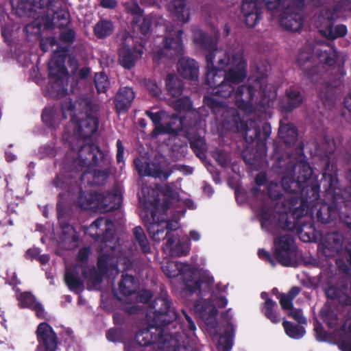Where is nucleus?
<instances>
[{
    "instance_id": "f257e3e1",
    "label": "nucleus",
    "mask_w": 351,
    "mask_h": 351,
    "mask_svg": "<svg viewBox=\"0 0 351 351\" xmlns=\"http://www.w3.org/2000/svg\"><path fill=\"white\" fill-rule=\"evenodd\" d=\"M207 84L215 93L228 97L233 92L234 85L245 77V63L241 53L216 49L206 56Z\"/></svg>"
},
{
    "instance_id": "f03ea898",
    "label": "nucleus",
    "mask_w": 351,
    "mask_h": 351,
    "mask_svg": "<svg viewBox=\"0 0 351 351\" xmlns=\"http://www.w3.org/2000/svg\"><path fill=\"white\" fill-rule=\"evenodd\" d=\"M90 99H80L73 105L69 99H66L62 104V116L71 117L64 138L71 144L73 143L72 139L79 141V138H88L97 130V120L90 114Z\"/></svg>"
},
{
    "instance_id": "7ed1b4c3",
    "label": "nucleus",
    "mask_w": 351,
    "mask_h": 351,
    "mask_svg": "<svg viewBox=\"0 0 351 351\" xmlns=\"http://www.w3.org/2000/svg\"><path fill=\"white\" fill-rule=\"evenodd\" d=\"M122 196L119 191H115L106 195L93 193L88 197L81 194L78 198L79 206L84 209H95L101 212H108L119 207Z\"/></svg>"
},
{
    "instance_id": "20e7f679",
    "label": "nucleus",
    "mask_w": 351,
    "mask_h": 351,
    "mask_svg": "<svg viewBox=\"0 0 351 351\" xmlns=\"http://www.w3.org/2000/svg\"><path fill=\"white\" fill-rule=\"evenodd\" d=\"M274 254L276 258L282 265H293L296 258V247L289 235L285 234L275 239Z\"/></svg>"
},
{
    "instance_id": "39448f33",
    "label": "nucleus",
    "mask_w": 351,
    "mask_h": 351,
    "mask_svg": "<svg viewBox=\"0 0 351 351\" xmlns=\"http://www.w3.org/2000/svg\"><path fill=\"white\" fill-rule=\"evenodd\" d=\"M49 70L54 92L58 96L64 94L68 77L66 69L63 65V58L60 57V60H56L55 57L52 58L49 62Z\"/></svg>"
},
{
    "instance_id": "423d86ee",
    "label": "nucleus",
    "mask_w": 351,
    "mask_h": 351,
    "mask_svg": "<svg viewBox=\"0 0 351 351\" xmlns=\"http://www.w3.org/2000/svg\"><path fill=\"white\" fill-rule=\"evenodd\" d=\"M38 346L36 351H55L57 337L52 328L47 323H40L36 330Z\"/></svg>"
},
{
    "instance_id": "0eeeda50",
    "label": "nucleus",
    "mask_w": 351,
    "mask_h": 351,
    "mask_svg": "<svg viewBox=\"0 0 351 351\" xmlns=\"http://www.w3.org/2000/svg\"><path fill=\"white\" fill-rule=\"evenodd\" d=\"M339 16L331 11H326L319 17L321 23L319 31L321 34L328 39H334L346 34L347 29L345 25H340L335 27V32H332V24L331 21L337 19Z\"/></svg>"
},
{
    "instance_id": "6e6552de",
    "label": "nucleus",
    "mask_w": 351,
    "mask_h": 351,
    "mask_svg": "<svg viewBox=\"0 0 351 351\" xmlns=\"http://www.w3.org/2000/svg\"><path fill=\"white\" fill-rule=\"evenodd\" d=\"M114 224L108 219L101 217L95 220L86 230V233L91 237L109 242L108 237L112 235Z\"/></svg>"
},
{
    "instance_id": "1a4fd4ad",
    "label": "nucleus",
    "mask_w": 351,
    "mask_h": 351,
    "mask_svg": "<svg viewBox=\"0 0 351 351\" xmlns=\"http://www.w3.org/2000/svg\"><path fill=\"white\" fill-rule=\"evenodd\" d=\"M101 157L102 154L97 145H86L78 151L75 163L82 167L94 166L97 164L99 159Z\"/></svg>"
},
{
    "instance_id": "9d476101",
    "label": "nucleus",
    "mask_w": 351,
    "mask_h": 351,
    "mask_svg": "<svg viewBox=\"0 0 351 351\" xmlns=\"http://www.w3.org/2000/svg\"><path fill=\"white\" fill-rule=\"evenodd\" d=\"M296 169L298 170L299 174L296 181H291V179L288 178H284L282 179V186L287 192H295L296 189L300 187V184L305 182L312 175V170L309 165L306 162H300L296 167Z\"/></svg>"
},
{
    "instance_id": "9b49d317",
    "label": "nucleus",
    "mask_w": 351,
    "mask_h": 351,
    "mask_svg": "<svg viewBox=\"0 0 351 351\" xmlns=\"http://www.w3.org/2000/svg\"><path fill=\"white\" fill-rule=\"evenodd\" d=\"M242 12L248 27H254L261 19V3L257 0H245L242 5Z\"/></svg>"
},
{
    "instance_id": "f8f14e48",
    "label": "nucleus",
    "mask_w": 351,
    "mask_h": 351,
    "mask_svg": "<svg viewBox=\"0 0 351 351\" xmlns=\"http://www.w3.org/2000/svg\"><path fill=\"white\" fill-rule=\"evenodd\" d=\"M152 222L147 226L148 232L152 239L156 241H159L165 237V229L174 230L178 228L179 225L177 221H155V215H152Z\"/></svg>"
},
{
    "instance_id": "ddd939ff",
    "label": "nucleus",
    "mask_w": 351,
    "mask_h": 351,
    "mask_svg": "<svg viewBox=\"0 0 351 351\" xmlns=\"http://www.w3.org/2000/svg\"><path fill=\"white\" fill-rule=\"evenodd\" d=\"M167 32L169 36L166 40L162 53L165 56L172 58L182 52V47L180 38L182 32L179 29L176 30L168 29Z\"/></svg>"
},
{
    "instance_id": "4468645a",
    "label": "nucleus",
    "mask_w": 351,
    "mask_h": 351,
    "mask_svg": "<svg viewBox=\"0 0 351 351\" xmlns=\"http://www.w3.org/2000/svg\"><path fill=\"white\" fill-rule=\"evenodd\" d=\"M134 165L138 173L141 176H149L154 178L166 179L171 173V171H166L161 165L148 164L145 166L140 159H136Z\"/></svg>"
},
{
    "instance_id": "2eb2a0df",
    "label": "nucleus",
    "mask_w": 351,
    "mask_h": 351,
    "mask_svg": "<svg viewBox=\"0 0 351 351\" xmlns=\"http://www.w3.org/2000/svg\"><path fill=\"white\" fill-rule=\"evenodd\" d=\"M281 25L286 29L296 32L300 29L302 24V16L298 12H292L287 8L280 19Z\"/></svg>"
},
{
    "instance_id": "dca6fc26",
    "label": "nucleus",
    "mask_w": 351,
    "mask_h": 351,
    "mask_svg": "<svg viewBox=\"0 0 351 351\" xmlns=\"http://www.w3.org/2000/svg\"><path fill=\"white\" fill-rule=\"evenodd\" d=\"M191 248L190 243L178 237L169 238L165 246V250L172 256H180L186 254Z\"/></svg>"
},
{
    "instance_id": "f3484780",
    "label": "nucleus",
    "mask_w": 351,
    "mask_h": 351,
    "mask_svg": "<svg viewBox=\"0 0 351 351\" xmlns=\"http://www.w3.org/2000/svg\"><path fill=\"white\" fill-rule=\"evenodd\" d=\"M134 98V91L128 87L120 88L115 97V107L120 112L127 110Z\"/></svg>"
},
{
    "instance_id": "a211bd4d",
    "label": "nucleus",
    "mask_w": 351,
    "mask_h": 351,
    "mask_svg": "<svg viewBox=\"0 0 351 351\" xmlns=\"http://www.w3.org/2000/svg\"><path fill=\"white\" fill-rule=\"evenodd\" d=\"M261 223L264 228H268L270 224H274L283 229L289 228L285 213L278 215L273 212H264L261 215Z\"/></svg>"
},
{
    "instance_id": "6ab92c4d",
    "label": "nucleus",
    "mask_w": 351,
    "mask_h": 351,
    "mask_svg": "<svg viewBox=\"0 0 351 351\" xmlns=\"http://www.w3.org/2000/svg\"><path fill=\"white\" fill-rule=\"evenodd\" d=\"M179 73L185 78L196 79L198 73V67L193 59L185 57L179 60L178 64Z\"/></svg>"
},
{
    "instance_id": "aec40b11",
    "label": "nucleus",
    "mask_w": 351,
    "mask_h": 351,
    "mask_svg": "<svg viewBox=\"0 0 351 351\" xmlns=\"http://www.w3.org/2000/svg\"><path fill=\"white\" fill-rule=\"evenodd\" d=\"M140 49L132 51L128 46H123L119 53V61L123 66L127 69L132 67L136 60L141 56Z\"/></svg>"
},
{
    "instance_id": "412c9836",
    "label": "nucleus",
    "mask_w": 351,
    "mask_h": 351,
    "mask_svg": "<svg viewBox=\"0 0 351 351\" xmlns=\"http://www.w3.org/2000/svg\"><path fill=\"white\" fill-rule=\"evenodd\" d=\"M169 1V9L173 16L182 23L186 22L189 19V10L185 8L184 0H168Z\"/></svg>"
},
{
    "instance_id": "4be33fe9",
    "label": "nucleus",
    "mask_w": 351,
    "mask_h": 351,
    "mask_svg": "<svg viewBox=\"0 0 351 351\" xmlns=\"http://www.w3.org/2000/svg\"><path fill=\"white\" fill-rule=\"evenodd\" d=\"M338 344L341 351H351V318L345 322Z\"/></svg>"
},
{
    "instance_id": "5701e85b",
    "label": "nucleus",
    "mask_w": 351,
    "mask_h": 351,
    "mask_svg": "<svg viewBox=\"0 0 351 351\" xmlns=\"http://www.w3.org/2000/svg\"><path fill=\"white\" fill-rule=\"evenodd\" d=\"M279 300L282 308L289 311L288 313L289 316L301 324L305 322L306 320L304 317H303L301 312L299 310H295L292 308V298L283 294L280 296Z\"/></svg>"
},
{
    "instance_id": "b1692460",
    "label": "nucleus",
    "mask_w": 351,
    "mask_h": 351,
    "mask_svg": "<svg viewBox=\"0 0 351 351\" xmlns=\"http://www.w3.org/2000/svg\"><path fill=\"white\" fill-rule=\"evenodd\" d=\"M195 311L204 319L208 328L215 324V316L217 314V310L213 305L208 304L204 307L197 305Z\"/></svg>"
},
{
    "instance_id": "393cba45",
    "label": "nucleus",
    "mask_w": 351,
    "mask_h": 351,
    "mask_svg": "<svg viewBox=\"0 0 351 351\" xmlns=\"http://www.w3.org/2000/svg\"><path fill=\"white\" fill-rule=\"evenodd\" d=\"M189 266L182 263L169 261L162 266L164 273L169 278L178 276L188 269Z\"/></svg>"
},
{
    "instance_id": "a878e982",
    "label": "nucleus",
    "mask_w": 351,
    "mask_h": 351,
    "mask_svg": "<svg viewBox=\"0 0 351 351\" xmlns=\"http://www.w3.org/2000/svg\"><path fill=\"white\" fill-rule=\"evenodd\" d=\"M47 0H11L14 8L23 10H32V8H41Z\"/></svg>"
},
{
    "instance_id": "bb28decb",
    "label": "nucleus",
    "mask_w": 351,
    "mask_h": 351,
    "mask_svg": "<svg viewBox=\"0 0 351 351\" xmlns=\"http://www.w3.org/2000/svg\"><path fill=\"white\" fill-rule=\"evenodd\" d=\"M279 136L287 144H292L297 139V132L291 125H281L279 128Z\"/></svg>"
},
{
    "instance_id": "cd10ccee",
    "label": "nucleus",
    "mask_w": 351,
    "mask_h": 351,
    "mask_svg": "<svg viewBox=\"0 0 351 351\" xmlns=\"http://www.w3.org/2000/svg\"><path fill=\"white\" fill-rule=\"evenodd\" d=\"M328 47V46L324 45H319L315 48V51L320 62L328 65H332L336 61L337 55L335 51L328 53L326 49Z\"/></svg>"
},
{
    "instance_id": "c85d7f7f",
    "label": "nucleus",
    "mask_w": 351,
    "mask_h": 351,
    "mask_svg": "<svg viewBox=\"0 0 351 351\" xmlns=\"http://www.w3.org/2000/svg\"><path fill=\"white\" fill-rule=\"evenodd\" d=\"M167 88L171 95L176 98L182 94V83L178 77L173 75H168L166 81Z\"/></svg>"
},
{
    "instance_id": "c756f323",
    "label": "nucleus",
    "mask_w": 351,
    "mask_h": 351,
    "mask_svg": "<svg viewBox=\"0 0 351 351\" xmlns=\"http://www.w3.org/2000/svg\"><path fill=\"white\" fill-rule=\"evenodd\" d=\"M268 295L267 293L263 292L261 293V298L265 300L264 306L263 308V311L265 315L273 323L276 324L279 322V319H278L277 315L273 311V308L276 305V303L268 298Z\"/></svg>"
},
{
    "instance_id": "7c9ffc66",
    "label": "nucleus",
    "mask_w": 351,
    "mask_h": 351,
    "mask_svg": "<svg viewBox=\"0 0 351 351\" xmlns=\"http://www.w3.org/2000/svg\"><path fill=\"white\" fill-rule=\"evenodd\" d=\"M146 113L147 116L150 118V119L153 121V123L156 125L154 131V135H156L160 132H172L175 131L174 129L171 128L170 127L168 128H164L160 125H157L160 122V121L164 119L165 117V112L160 111L157 113L147 112Z\"/></svg>"
},
{
    "instance_id": "2f4dec72",
    "label": "nucleus",
    "mask_w": 351,
    "mask_h": 351,
    "mask_svg": "<svg viewBox=\"0 0 351 351\" xmlns=\"http://www.w3.org/2000/svg\"><path fill=\"white\" fill-rule=\"evenodd\" d=\"M158 191L149 186L143 187L139 193L140 202L145 204H155L157 203Z\"/></svg>"
},
{
    "instance_id": "473e14b6",
    "label": "nucleus",
    "mask_w": 351,
    "mask_h": 351,
    "mask_svg": "<svg viewBox=\"0 0 351 351\" xmlns=\"http://www.w3.org/2000/svg\"><path fill=\"white\" fill-rule=\"evenodd\" d=\"M136 288L137 283L132 276L126 275L123 277L119 285V289L123 294L125 295H131Z\"/></svg>"
},
{
    "instance_id": "72a5a7b5",
    "label": "nucleus",
    "mask_w": 351,
    "mask_h": 351,
    "mask_svg": "<svg viewBox=\"0 0 351 351\" xmlns=\"http://www.w3.org/2000/svg\"><path fill=\"white\" fill-rule=\"evenodd\" d=\"M114 29V27L110 21H101L98 22L94 29L96 36L102 38L110 35Z\"/></svg>"
},
{
    "instance_id": "f704fd0d",
    "label": "nucleus",
    "mask_w": 351,
    "mask_h": 351,
    "mask_svg": "<svg viewBox=\"0 0 351 351\" xmlns=\"http://www.w3.org/2000/svg\"><path fill=\"white\" fill-rule=\"evenodd\" d=\"M283 327L287 335L293 339H300L304 335L305 331L302 326H294L289 322H283Z\"/></svg>"
},
{
    "instance_id": "c9c22d12",
    "label": "nucleus",
    "mask_w": 351,
    "mask_h": 351,
    "mask_svg": "<svg viewBox=\"0 0 351 351\" xmlns=\"http://www.w3.org/2000/svg\"><path fill=\"white\" fill-rule=\"evenodd\" d=\"M133 232L136 241L139 243L143 251L145 253L149 252L150 247L143 230L138 226L134 228Z\"/></svg>"
},
{
    "instance_id": "e433bc0d",
    "label": "nucleus",
    "mask_w": 351,
    "mask_h": 351,
    "mask_svg": "<svg viewBox=\"0 0 351 351\" xmlns=\"http://www.w3.org/2000/svg\"><path fill=\"white\" fill-rule=\"evenodd\" d=\"M43 121L50 126H54L59 120L58 113L55 108H49L45 109L42 115Z\"/></svg>"
},
{
    "instance_id": "4c0bfd02",
    "label": "nucleus",
    "mask_w": 351,
    "mask_h": 351,
    "mask_svg": "<svg viewBox=\"0 0 351 351\" xmlns=\"http://www.w3.org/2000/svg\"><path fill=\"white\" fill-rule=\"evenodd\" d=\"M17 299L20 306L23 308H32L37 302L34 297L29 293L24 292L17 294Z\"/></svg>"
},
{
    "instance_id": "58836bf2",
    "label": "nucleus",
    "mask_w": 351,
    "mask_h": 351,
    "mask_svg": "<svg viewBox=\"0 0 351 351\" xmlns=\"http://www.w3.org/2000/svg\"><path fill=\"white\" fill-rule=\"evenodd\" d=\"M304 0H299V1H304ZM264 1L265 5L267 7L269 10H275L278 8L281 3H287V5L291 6L296 5L298 7V0H263Z\"/></svg>"
},
{
    "instance_id": "ea45409f",
    "label": "nucleus",
    "mask_w": 351,
    "mask_h": 351,
    "mask_svg": "<svg viewBox=\"0 0 351 351\" xmlns=\"http://www.w3.org/2000/svg\"><path fill=\"white\" fill-rule=\"evenodd\" d=\"M65 282L70 289L75 290L82 287L81 280L75 275L71 274L68 269L66 270Z\"/></svg>"
},
{
    "instance_id": "a19ab883",
    "label": "nucleus",
    "mask_w": 351,
    "mask_h": 351,
    "mask_svg": "<svg viewBox=\"0 0 351 351\" xmlns=\"http://www.w3.org/2000/svg\"><path fill=\"white\" fill-rule=\"evenodd\" d=\"M232 335L230 332L219 337L217 347L219 351H230L232 348Z\"/></svg>"
},
{
    "instance_id": "79ce46f5",
    "label": "nucleus",
    "mask_w": 351,
    "mask_h": 351,
    "mask_svg": "<svg viewBox=\"0 0 351 351\" xmlns=\"http://www.w3.org/2000/svg\"><path fill=\"white\" fill-rule=\"evenodd\" d=\"M95 84L98 92L104 93L109 86V82L106 75L102 73H97L95 76Z\"/></svg>"
},
{
    "instance_id": "37998d69",
    "label": "nucleus",
    "mask_w": 351,
    "mask_h": 351,
    "mask_svg": "<svg viewBox=\"0 0 351 351\" xmlns=\"http://www.w3.org/2000/svg\"><path fill=\"white\" fill-rule=\"evenodd\" d=\"M329 243L326 245V248L331 249L332 251H337L341 246L342 237L340 234L333 233L328 237Z\"/></svg>"
},
{
    "instance_id": "c03bdc74",
    "label": "nucleus",
    "mask_w": 351,
    "mask_h": 351,
    "mask_svg": "<svg viewBox=\"0 0 351 351\" xmlns=\"http://www.w3.org/2000/svg\"><path fill=\"white\" fill-rule=\"evenodd\" d=\"M136 16L134 18L135 23L139 24V27L141 31L143 34H145L148 32L149 27H150V19L149 18H143L142 14L140 15L134 14Z\"/></svg>"
},
{
    "instance_id": "a18cd8bd",
    "label": "nucleus",
    "mask_w": 351,
    "mask_h": 351,
    "mask_svg": "<svg viewBox=\"0 0 351 351\" xmlns=\"http://www.w3.org/2000/svg\"><path fill=\"white\" fill-rule=\"evenodd\" d=\"M289 99V108H293L298 106L302 100V98L299 93L295 90H291L287 93Z\"/></svg>"
},
{
    "instance_id": "49530a36",
    "label": "nucleus",
    "mask_w": 351,
    "mask_h": 351,
    "mask_svg": "<svg viewBox=\"0 0 351 351\" xmlns=\"http://www.w3.org/2000/svg\"><path fill=\"white\" fill-rule=\"evenodd\" d=\"M173 104L175 108L178 110H189L191 107V101L188 97H182L176 99L173 101Z\"/></svg>"
},
{
    "instance_id": "de8ad7c7",
    "label": "nucleus",
    "mask_w": 351,
    "mask_h": 351,
    "mask_svg": "<svg viewBox=\"0 0 351 351\" xmlns=\"http://www.w3.org/2000/svg\"><path fill=\"white\" fill-rule=\"evenodd\" d=\"M321 315L324 322L330 327L335 326L337 323V317L332 312H330L328 309H322Z\"/></svg>"
},
{
    "instance_id": "09e8293b",
    "label": "nucleus",
    "mask_w": 351,
    "mask_h": 351,
    "mask_svg": "<svg viewBox=\"0 0 351 351\" xmlns=\"http://www.w3.org/2000/svg\"><path fill=\"white\" fill-rule=\"evenodd\" d=\"M207 39L208 38L202 31L197 29L194 32L193 40L197 45L206 47Z\"/></svg>"
},
{
    "instance_id": "8fccbe9b",
    "label": "nucleus",
    "mask_w": 351,
    "mask_h": 351,
    "mask_svg": "<svg viewBox=\"0 0 351 351\" xmlns=\"http://www.w3.org/2000/svg\"><path fill=\"white\" fill-rule=\"evenodd\" d=\"M149 332L147 330H144L138 332L136 335L137 341L142 346H147L151 341L149 339Z\"/></svg>"
},
{
    "instance_id": "3c124183",
    "label": "nucleus",
    "mask_w": 351,
    "mask_h": 351,
    "mask_svg": "<svg viewBox=\"0 0 351 351\" xmlns=\"http://www.w3.org/2000/svg\"><path fill=\"white\" fill-rule=\"evenodd\" d=\"M132 1V4L131 6L129 5H127V9L133 14H137L140 15L141 12V10L140 8L138 7L137 3L140 2L141 3H143L145 2V0H131Z\"/></svg>"
},
{
    "instance_id": "603ef678",
    "label": "nucleus",
    "mask_w": 351,
    "mask_h": 351,
    "mask_svg": "<svg viewBox=\"0 0 351 351\" xmlns=\"http://www.w3.org/2000/svg\"><path fill=\"white\" fill-rule=\"evenodd\" d=\"M147 87L149 93L154 96L158 97L160 95V88L155 82L149 80L147 84Z\"/></svg>"
},
{
    "instance_id": "864d4df0",
    "label": "nucleus",
    "mask_w": 351,
    "mask_h": 351,
    "mask_svg": "<svg viewBox=\"0 0 351 351\" xmlns=\"http://www.w3.org/2000/svg\"><path fill=\"white\" fill-rule=\"evenodd\" d=\"M106 171H97L94 173V183L96 184H102L107 178Z\"/></svg>"
},
{
    "instance_id": "5fc2aeb1",
    "label": "nucleus",
    "mask_w": 351,
    "mask_h": 351,
    "mask_svg": "<svg viewBox=\"0 0 351 351\" xmlns=\"http://www.w3.org/2000/svg\"><path fill=\"white\" fill-rule=\"evenodd\" d=\"M311 58L308 51H302L298 56V63L300 66L305 65L306 63L310 62Z\"/></svg>"
},
{
    "instance_id": "6e6d98bb",
    "label": "nucleus",
    "mask_w": 351,
    "mask_h": 351,
    "mask_svg": "<svg viewBox=\"0 0 351 351\" xmlns=\"http://www.w3.org/2000/svg\"><path fill=\"white\" fill-rule=\"evenodd\" d=\"M280 186L276 184L271 183L268 186V192L271 198H278Z\"/></svg>"
},
{
    "instance_id": "4d7b16f0",
    "label": "nucleus",
    "mask_w": 351,
    "mask_h": 351,
    "mask_svg": "<svg viewBox=\"0 0 351 351\" xmlns=\"http://www.w3.org/2000/svg\"><path fill=\"white\" fill-rule=\"evenodd\" d=\"M152 297V294L148 290L141 291L138 293V300L143 303L147 302Z\"/></svg>"
},
{
    "instance_id": "13d9d810",
    "label": "nucleus",
    "mask_w": 351,
    "mask_h": 351,
    "mask_svg": "<svg viewBox=\"0 0 351 351\" xmlns=\"http://www.w3.org/2000/svg\"><path fill=\"white\" fill-rule=\"evenodd\" d=\"M32 308L36 312V315L38 318H45V313L41 304L37 302Z\"/></svg>"
},
{
    "instance_id": "bf43d9fd",
    "label": "nucleus",
    "mask_w": 351,
    "mask_h": 351,
    "mask_svg": "<svg viewBox=\"0 0 351 351\" xmlns=\"http://www.w3.org/2000/svg\"><path fill=\"white\" fill-rule=\"evenodd\" d=\"M117 158L118 162H121L123 161V147L122 146V143L121 141H117Z\"/></svg>"
},
{
    "instance_id": "052dcab7",
    "label": "nucleus",
    "mask_w": 351,
    "mask_h": 351,
    "mask_svg": "<svg viewBox=\"0 0 351 351\" xmlns=\"http://www.w3.org/2000/svg\"><path fill=\"white\" fill-rule=\"evenodd\" d=\"M166 195H167V197L168 198V201L169 202V204H173L176 202H178V195L177 192L168 189L167 191Z\"/></svg>"
},
{
    "instance_id": "680f3d73",
    "label": "nucleus",
    "mask_w": 351,
    "mask_h": 351,
    "mask_svg": "<svg viewBox=\"0 0 351 351\" xmlns=\"http://www.w3.org/2000/svg\"><path fill=\"white\" fill-rule=\"evenodd\" d=\"M157 302H158V303H161V304H162V305H164V306H164V308H160V309L158 310V313H161V314L166 313V312H167V311L168 310V308H169V302H168V301H167V300H165V299H158V300H157Z\"/></svg>"
},
{
    "instance_id": "e2e57ef3",
    "label": "nucleus",
    "mask_w": 351,
    "mask_h": 351,
    "mask_svg": "<svg viewBox=\"0 0 351 351\" xmlns=\"http://www.w3.org/2000/svg\"><path fill=\"white\" fill-rule=\"evenodd\" d=\"M107 339L110 341H115L118 338V332L116 330H110L106 335Z\"/></svg>"
},
{
    "instance_id": "0e129e2a",
    "label": "nucleus",
    "mask_w": 351,
    "mask_h": 351,
    "mask_svg": "<svg viewBox=\"0 0 351 351\" xmlns=\"http://www.w3.org/2000/svg\"><path fill=\"white\" fill-rule=\"evenodd\" d=\"M101 5L105 8H113L116 5V0H101Z\"/></svg>"
},
{
    "instance_id": "69168bd1",
    "label": "nucleus",
    "mask_w": 351,
    "mask_h": 351,
    "mask_svg": "<svg viewBox=\"0 0 351 351\" xmlns=\"http://www.w3.org/2000/svg\"><path fill=\"white\" fill-rule=\"evenodd\" d=\"M183 313H184V314L185 315V317H186V319L187 321L188 326H189V330L191 331H195V329H196V327H195V325L194 322H193L191 318L187 314H186L185 312L183 311Z\"/></svg>"
},
{
    "instance_id": "338daca9",
    "label": "nucleus",
    "mask_w": 351,
    "mask_h": 351,
    "mask_svg": "<svg viewBox=\"0 0 351 351\" xmlns=\"http://www.w3.org/2000/svg\"><path fill=\"white\" fill-rule=\"evenodd\" d=\"M258 255L261 258H265L268 260L273 265V261L270 258L269 254L264 250H259L258 252Z\"/></svg>"
},
{
    "instance_id": "774afa93",
    "label": "nucleus",
    "mask_w": 351,
    "mask_h": 351,
    "mask_svg": "<svg viewBox=\"0 0 351 351\" xmlns=\"http://www.w3.org/2000/svg\"><path fill=\"white\" fill-rule=\"evenodd\" d=\"M256 183L258 185L263 184L266 180V176L264 173L258 174L256 178Z\"/></svg>"
}]
</instances>
